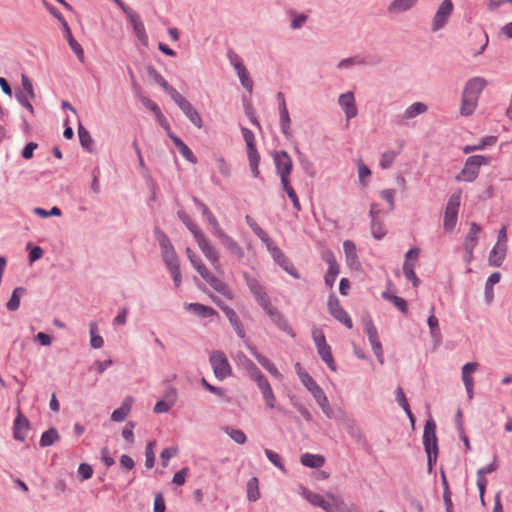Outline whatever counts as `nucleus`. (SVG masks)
I'll use <instances>...</instances> for the list:
<instances>
[{
  "mask_svg": "<svg viewBox=\"0 0 512 512\" xmlns=\"http://www.w3.org/2000/svg\"><path fill=\"white\" fill-rule=\"evenodd\" d=\"M246 222L253 230V232L262 240V242L265 243L267 250L270 252L274 261L294 278H300L297 269L282 252V250L273 244L267 233L250 216H246Z\"/></svg>",
  "mask_w": 512,
  "mask_h": 512,
  "instance_id": "f257e3e1",
  "label": "nucleus"
},
{
  "mask_svg": "<svg viewBox=\"0 0 512 512\" xmlns=\"http://www.w3.org/2000/svg\"><path fill=\"white\" fill-rule=\"evenodd\" d=\"M182 222L194 236L199 249L211 265L218 269L220 266V255L218 250L212 245L211 241L202 231V229L186 214L180 216Z\"/></svg>",
  "mask_w": 512,
  "mask_h": 512,
  "instance_id": "f03ea898",
  "label": "nucleus"
},
{
  "mask_svg": "<svg viewBox=\"0 0 512 512\" xmlns=\"http://www.w3.org/2000/svg\"><path fill=\"white\" fill-rule=\"evenodd\" d=\"M487 85L486 79L483 77H474L470 79L462 92L460 114L462 116H470L474 113L478 106L479 96Z\"/></svg>",
  "mask_w": 512,
  "mask_h": 512,
  "instance_id": "7ed1b4c3",
  "label": "nucleus"
},
{
  "mask_svg": "<svg viewBox=\"0 0 512 512\" xmlns=\"http://www.w3.org/2000/svg\"><path fill=\"white\" fill-rule=\"evenodd\" d=\"M186 255L191 263V265L194 267V269L200 274V276L207 282L209 285L216 290L218 293L222 294L223 296L231 299L232 298V292L229 288V286L214 276L206 267V265L203 263L201 258L190 248H186Z\"/></svg>",
  "mask_w": 512,
  "mask_h": 512,
  "instance_id": "20e7f679",
  "label": "nucleus"
},
{
  "mask_svg": "<svg viewBox=\"0 0 512 512\" xmlns=\"http://www.w3.org/2000/svg\"><path fill=\"white\" fill-rule=\"evenodd\" d=\"M492 157L487 155H472L469 156L462 168L457 174L456 180L458 182H473L479 175L482 166L490 165Z\"/></svg>",
  "mask_w": 512,
  "mask_h": 512,
  "instance_id": "39448f33",
  "label": "nucleus"
},
{
  "mask_svg": "<svg viewBox=\"0 0 512 512\" xmlns=\"http://www.w3.org/2000/svg\"><path fill=\"white\" fill-rule=\"evenodd\" d=\"M393 209V194H379V200L371 204L370 214L373 218L371 231L373 236L380 240L386 234L384 227L375 221V218L381 213Z\"/></svg>",
  "mask_w": 512,
  "mask_h": 512,
  "instance_id": "423d86ee",
  "label": "nucleus"
},
{
  "mask_svg": "<svg viewBox=\"0 0 512 512\" xmlns=\"http://www.w3.org/2000/svg\"><path fill=\"white\" fill-rule=\"evenodd\" d=\"M271 156L285 192H293L289 185V175L291 174L293 167L291 157L286 151H273Z\"/></svg>",
  "mask_w": 512,
  "mask_h": 512,
  "instance_id": "0eeeda50",
  "label": "nucleus"
},
{
  "mask_svg": "<svg viewBox=\"0 0 512 512\" xmlns=\"http://www.w3.org/2000/svg\"><path fill=\"white\" fill-rule=\"evenodd\" d=\"M301 495L312 505L322 508L326 512H336L340 501L333 494H327L328 500L322 495L312 492L304 487L301 488Z\"/></svg>",
  "mask_w": 512,
  "mask_h": 512,
  "instance_id": "6e6552de",
  "label": "nucleus"
},
{
  "mask_svg": "<svg viewBox=\"0 0 512 512\" xmlns=\"http://www.w3.org/2000/svg\"><path fill=\"white\" fill-rule=\"evenodd\" d=\"M210 364L217 379L223 380L231 375L232 369L229 361L222 351L216 350L210 354Z\"/></svg>",
  "mask_w": 512,
  "mask_h": 512,
  "instance_id": "1a4fd4ad",
  "label": "nucleus"
},
{
  "mask_svg": "<svg viewBox=\"0 0 512 512\" xmlns=\"http://www.w3.org/2000/svg\"><path fill=\"white\" fill-rule=\"evenodd\" d=\"M155 235L161 247L162 257L166 265L168 267L178 265V257L167 235L159 229L155 230Z\"/></svg>",
  "mask_w": 512,
  "mask_h": 512,
  "instance_id": "9d476101",
  "label": "nucleus"
},
{
  "mask_svg": "<svg viewBox=\"0 0 512 512\" xmlns=\"http://www.w3.org/2000/svg\"><path fill=\"white\" fill-rule=\"evenodd\" d=\"M420 255L419 248L410 249L405 255V261L403 264V273L407 280L412 282L414 287H418L420 284V280L415 274L414 268L417 264L418 258Z\"/></svg>",
  "mask_w": 512,
  "mask_h": 512,
  "instance_id": "9b49d317",
  "label": "nucleus"
},
{
  "mask_svg": "<svg viewBox=\"0 0 512 512\" xmlns=\"http://www.w3.org/2000/svg\"><path fill=\"white\" fill-rule=\"evenodd\" d=\"M22 90L16 92V99L18 102L25 107L31 114H34V108L31 104V100L35 98V92L32 82L27 75H21Z\"/></svg>",
  "mask_w": 512,
  "mask_h": 512,
  "instance_id": "f8f14e48",
  "label": "nucleus"
},
{
  "mask_svg": "<svg viewBox=\"0 0 512 512\" xmlns=\"http://www.w3.org/2000/svg\"><path fill=\"white\" fill-rule=\"evenodd\" d=\"M454 10V5L451 0H443L439 5L431 24L432 31L436 32L442 29L448 22Z\"/></svg>",
  "mask_w": 512,
  "mask_h": 512,
  "instance_id": "ddd939ff",
  "label": "nucleus"
},
{
  "mask_svg": "<svg viewBox=\"0 0 512 512\" xmlns=\"http://www.w3.org/2000/svg\"><path fill=\"white\" fill-rule=\"evenodd\" d=\"M258 304L263 308V310L270 317V319L278 326V328L294 336V334L292 333V329L289 327L286 319L278 311V309L271 304L269 297L266 299L262 298L261 302H259Z\"/></svg>",
  "mask_w": 512,
  "mask_h": 512,
  "instance_id": "4468645a",
  "label": "nucleus"
},
{
  "mask_svg": "<svg viewBox=\"0 0 512 512\" xmlns=\"http://www.w3.org/2000/svg\"><path fill=\"white\" fill-rule=\"evenodd\" d=\"M460 202V196L453 194L446 205L443 226L448 232L452 231L456 226Z\"/></svg>",
  "mask_w": 512,
  "mask_h": 512,
  "instance_id": "2eb2a0df",
  "label": "nucleus"
},
{
  "mask_svg": "<svg viewBox=\"0 0 512 512\" xmlns=\"http://www.w3.org/2000/svg\"><path fill=\"white\" fill-rule=\"evenodd\" d=\"M328 310L329 313L339 322H341L345 327L351 329L353 327V322L349 316V314L343 309L340 304L338 298L334 295H331L328 300Z\"/></svg>",
  "mask_w": 512,
  "mask_h": 512,
  "instance_id": "dca6fc26",
  "label": "nucleus"
},
{
  "mask_svg": "<svg viewBox=\"0 0 512 512\" xmlns=\"http://www.w3.org/2000/svg\"><path fill=\"white\" fill-rule=\"evenodd\" d=\"M174 102L197 128L201 129L203 127V121L200 114L188 100L180 95L177 99L174 100Z\"/></svg>",
  "mask_w": 512,
  "mask_h": 512,
  "instance_id": "f3484780",
  "label": "nucleus"
},
{
  "mask_svg": "<svg viewBox=\"0 0 512 512\" xmlns=\"http://www.w3.org/2000/svg\"><path fill=\"white\" fill-rule=\"evenodd\" d=\"M323 260L328 264V271L325 274V283L332 287L339 274V265L332 251L326 250L322 254Z\"/></svg>",
  "mask_w": 512,
  "mask_h": 512,
  "instance_id": "a211bd4d",
  "label": "nucleus"
},
{
  "mask_svg": "<svg viewBox=\"0 0 512 512\" xmlns=\"http://www.w3.org/2000/svg\"><path fill=\"white\" fill-rule=\"evenodd\" d=\"M124 11L132 25L136 37L143 45L146 46L148 44V36L140 16L130 9H124Z\"/></svg>",
  "mask_w": 512,
  "mask_h": 512,
  "instance_id": "6ab92c4d",
  "label": "nucleus"
},
{
  "mask_svg": "<svg viewBox=\"0 0 512 512\" xmlns=\"http://www.w3.org/2000/svg\"><path fill=\"white\" fill-rule=\"evenodd\" d=\"M339 106L344 111L347 120H350L357 116L358 109L353 92H346L339 96Z\"/></svg>",
  "mask_w": 512,
  "mask_h": 512,
  "instance_id": "aec40b11",
  "label": "nucleus"
},
{
  "mask_svg": "<svg viewBox=\"0 0 512 512\" xmlns=\"http://www.w3.org/2000/svg\"><path fill=\"white\" fill-rule=\"evenodd\" d=\"M479 368L477 362H469L462 366L461 378L466 388L469 399L473 398L474 379L472 374Z\"/></svg>",
  "mask_w": 512,
  "mask_h": 512,
  "instance_id": "412c9836",
  "label": "nucleus"
},
{
  "mask_svg": "<svg viewBox=\"0 0 512 512\" xmlns=\"http://www.w3.org/2000/svg\"><path fill=\"white\" fill-rule=\"evenodd\" d=\"M423 444L426 452L438 450L436 424L433 420H428L424 426Z\"/></svg>",
  "mask_w": 512,
  "mask_h": 512,
  "instance_id": "4be33fe9",
  "label": "nucleus"
},
{
  "mask_svg": "<svg viewBox=\"0 0 512 512\" xmlns=\"http://www.w3.org/2000/svg\"><path fill=\"white\" fill-rule=\"evenodd\" d=\"M217 239L229 251V253L235 256L237 259H242L244 257V251L242 247L226 232L217 237Z\"/></svg>",
  "mask_w": 512,
  "mask_h": 512,
  "instance_id": "5701e85b",
  "label": "nucleus"
},
{
  "mask_svg": "<svg viewBox=\"0 0 512 512\" xmlns=\"http://www.w3.org/2000/svg\"><path fill=\"white\" fill-rule=\"evenodd\" d=\"M310 393L313 395L314 399L316 400V402L318 403L326 417L331 419L333 417V411L323 389L318 385Z\"/></svg>",
  "mask_w": 512,
  "mask_h": 512,
  "instance_id": "b1692460",
  "label": "nucleus"
},
{
  "mask_svg": "<svg viewBox=\"0 0 512 512\" xmlns=\"http://www.w3.org/2000/svg\"><path fill=\"white\" fill-rule=\"evenodd\" d=\"M252 355L256 358L258 363L266 369L273 377L281 380L283 378L282 374L279 372L277 367L272 363L267 357L257 352L256 349L251 348Z\"/></svg>",
  "mask_w": 512,
  "mask_h": 512,
  "instance_id": "393cba45",
  "label": "nucleus"
},
{
  "mask_svg": "<svg viewBox=\"0 0 512 512\" xmlns=\"http://www.w3.org/2000/svg\"><path fill=\"white\" fill-rule=\"evenodd\" d=\"M199 206L201 208L203 216L206 218L208 224L211 226L212 234L216 238L219 237L225 231L221 228L218 220L216 219V217L212 214V212L208 209V207L205 204L199 203Z\"/></svg>",
  "mask_w": 512,
  "mask_h": 512,
  "instance_id": "a878e982",
  "label": "nucleus"
},
{
  "mask_svg": "<svg viewBox=\"0 0 512 512\" xmlns=\"http://www.w3.org/2000/svg\"><path fill=\"white\" fill-rule=\"evenodd\" d=\"M29 429L28 419L23 416L21 413L18 414L14 421V437L17 440L23 441L27 436V432Z\"/></svg>",
  "mask_w": 512,
  "mask_h": 512,
  "instance_id": "bb28decb",
  "label": "nucleus"
},
{
  "mask_svg": "<svg viewBox=\"0 0 512 512\" xmlns=\"http://www.w3.org/2000/svg\"><path fill=\"white\" fill-rule=\"evenodd\" d=\"M222 310L224 311L226 317L228 318L230 324L232 325L233 329L235 330L236 334L240 337V338H244L246 333H245V329L239 319V317L237 316L236 312L225 306V307H221Z\"/></svg>",
  "mask_w": 512,
  "mask_h": 512,
  "instance_id": "cd10ccee",
  "label": "nucleus"
},
{
  "mask_svg": "<svg viewBox=\"0 0 512 512\" xmlns=\"http://www.w3.org/2000/svg\"><path fill=\"white\" fill-rule=\"evenodd\" d=\"M132 403H133L132 397L125 398L124 401L122 402V405L118 409L113 411V413L111 415V420L114 422L124 421L131 410Z\"/></svg>",
  "mask_w": 512,
  "mask_h": 512,
  "instance_id": "c85d7f7f",
  "label": "nucleus"
},
{
  "mask_svg": "<svg viewBox=\"0 0 512 512\" xmlns=\"http://www.w3.org/2000/svg\"><path fill=\"white\" fill-rule=\"evenodd\" d=\"M496 142H497L496 136H486V137L481 138L474 145H465L462 148V151L464 154H470L474 151L484 150L488 146H493Z\"/></svg>",
  "mask_w": 512,
  "mask_h": 512,
  "instance_id": "c756f323",
  "label": "nucleus"
},
{
  "mask_svg": "<svg viewBox=\"0 0 512 512\" xmlns=\"http://www.w3.org/2000/svg\"><path fill=\"white\" fill-rule=\"evenodd\" d=\"M506 253L507 246L495 244L489 254V264L491 266L499 267L503 263Z\"/></svg>",
  "mask_w": 512,
  "mask_h": 512,
  "instance_id": "7c9ffc66",
  "label": "nucleus"
},
{
  "mask_svg": "<svg viewBox=\"0 0 512 512\" xmlns=\"http://www.w3.org/2000/svg\"><path fill=\"white\" fill-rule=\"evenodd\" d=\"M245 279L250 291L253 293L258 303L261 302L262 298H268L264 288L256 278L246 274Z\"/></svg>",
  "mask_w": 512,
  "mask_h": 512,
  "instance_id": "2f4dec72",
  "label": "nucleus"
},
{
  "mask_svg": "<svg viewBox=\"0 0 512 512\" xmlns=\"http://www.w3.org/2000/svg\"><path fill=\"white\" fill-rule=\"evenodd\" d=\"M238 364L247 372L250 379L258 375L261 371L255 363L247 358L243 353L237 355Z\"/></svg>",
  "mask_w": 512,
  "mask_h": 512,
  "instance_id": "473e14b6",
  "label": "nucleus"
},
{
  "mask_svg": "<svg viewBox=\"0 0 512 512\" xmlns=\"http://www.w3.org/2000/svg\"><path fill=\"white\" fill-rule=\"evenodd\" d=\"M302 465L310 468H320L325 463V458L319 454L305 453L301 456Z\"/></svg>",
  "mask_w": 512,
  "mask_h": 512,
  "instance_id": "72a5a7b5",
  "label": "nucleus"
},
{
  "mask_svg": "<svg viewBox=\"0 0 512 512\" xmlns=\"http://www.w3.org/2000/svg\"><path fill=\"white\" fill-rule=\"evenodd\" d=\"M343 249L348 265L351 267L358 266L359 262L355 244L350 240H346L343 243Z\"/></svg>",
  "mask_w": 512,
  "mask_h": 512,
  "instance_id": "f704fd0d",
  "label": "nucleus"
},
{
  "mask_svg": "<svg viewBox=\"0 0 512 512\" xmlns=\"http://www.w3.org/2000/svg\"><path fill=\"white\" fill-rule=\"evenodd\" d=\"M187 309L203 318H208L216 314V311L209 306H205L199 303H191L188 305Z\"/></svg>",
  "mask_w": 512,
  "mask_h": 512,
  "instance_id": "c9c22d12",
  "label": "nucleus"
},
{
  "mask_svg": "<svg viewBox=\"0 0 512 512\" xmlns=\"http://www.w3.org/2000/svg\"><path fill=\"white\" fill-rule=\"evenodd\" d=\"M478 243V236L473 234H467L464 241L465 247V261L470 263L473 259V250Z\"/></svg>",
  "mask_w": 512,
  "mask_h": 512,
  "instance_id": "e433bc0d",
  "label": "nucleus"
},
{
  "mask_svg": "<svg viewBox=\"0 0 512 512\" xmlns=\"http://www.w3.org/2000/svg\"><path fill=\"white\" fill-rule=\"evenodd\" d=\"M427 111V106L421 102L410 105L403 113L402 119L409 120Z\"/></svg>",
  "mask_w": 512,
  "mask_h": 512,
  "instance_id": "4c0bfd02",
  "label": "nucleus"
},
{
  "mask_svg": "<svg viewBox=\"0 0 512 512\" xmlns=\"http://www.w3.org/2000/svg\"><path fill=\"white\" fill-rule=\"evenodd\" d=\"M317 352L322 361L325 362L332 371H336V364L332 355L331 347L326 344L317 348Z\"/></svg>",
  "mask_w": 512,
  "mask_h": 512,
  "instance_id": "58836bf2",
  "label": "nucleus"
},
{
  "mask_svg": "<svg viewBox=\"0 0 512 512\" xmlns=\"http://www.w3.org/2000/svg\"><path fill=\"white\" fill-rule=\"evenodd\" d=\"M416 2L417 0H394L388 10L391 13H401L412 8Z\"/></svg>",
  "mask_w": 512,
  "mask_h": 512,
  "instance_id": "ea45409f",
  "label": "nucleus"
},
{
  "mask_svg": "<svg viewBox=\"0 0 512 512\" xmlns=\"http://www.w3.org/2000/svg\"><path fill=\"white\" fill-rule=\"evenodd\" d=\"M154 80L159 84L166 93L170 95V97L175 100L177 99L181 94L175 90L172 86L168 84V82L164 79V77L159 74L156 71H153Z\"/></svg>",
  "mask_w": 512,
  "mask_h": 512,
  "instance_id": "a19ab883",
  "label": "nucleus"
},
{
  "mask_svg": "<svg viewBox=\"0 0 512 512\" xmlns=\"http://www.w3.org/2000/svg\"><path fill=\"white\" fill-rule=\"evenodd\" d=\"M247 498L251 502L260 498L259 481L256 477L251 478L247 483Z\"/></svg>",
  "mask_w": 512,
  "mask_h": 512,
  "instance_id": "79ce46f5",
  "label": "nucleus"
},
{
  "mask_svg": "<svg viewBox=\"0 0 512 512\" xmlns=\"http://www.w3.org/2000/svg\"><path fill=\"white\" fill-rule=\"evenodd\" d=\"M60 438L56 429L51 428L45 431L40 438V445L42 447H48L58 441Z\"/></svg>",
  "mask_w": 512,
  "mask_h": 512,
  "instance_id": "37998d69",
  "label": "nucleus"
},
{
  "mask_svg": "<svg viewBox=\"0 0 512 512\" xmlns=\"http://www.w3.org/2000/svg\"><path fill=\"white\" fill-rule=\"evenodd\" d=\"M427 323L430 329L431 336L434 339L439 340L441 338V332L439 328L438 319L434 314V307L431 308V313L430 316L428 317Z\"/></svg>",
  "mask_w": 512,
  "mask_h": 512,
  "instance_id": "c03bdc74",
  "label": "nucleus"
},
{
  "mask_svg": "<svg viewBox=\"0 0 512 512\" xmlns=\"http://www.w3.org/2000/svg\"><path fill=\"white\" fill-rule=\"evenodd\" d=\"M247 155L249 159L250 168L255 176L259 174V163H260V155L257 151V148H249L247 149Z\"/></svg>",
  "mask_w": 512,
  "mask_h": 512,
  "instance_id": "a18cd8bd",
  "label": "nucleus"
},
{
  "mask_svg": "<svg viewBox=\"0 0 512 512\" xmlns=\"http://www.w3.org/2000/svg\"><path fill=\"white\" fill-rule=\"evenodd\" d=\"M237 75L239 77V80L242 84V86L251 93L253 90V81L249 76V72L246 69L245 66L241 67L240 69H237Z\"/></svg>",
  "mask_w": 512,
  "mask_h": 512,
  "instance_id": "49530a36",
  "label": "nucleus"
},
{
  "mask_svg": "<svg viewBox=\"0 0 512 512\" xmlns=\"http://www.w3.org/2000/svg\"><path fill=\"white\" fill-rule=\"evenodd\" d=\"M395 394H396L397 403L403 408V410L406 412L407 416L413 422L414 421L413 414L410 410V407H409V404H408V401L406 399L403 389L401 387H398L396 389Z\"/></svg>",
  "mask_w": 512,
  "mask_h": 512,
  "instance_id": "de8ad7c7",
  "label": "nucleus"
},
{
  "mask_svg": "<svg viewBox=\"0 0 512 512\" xmlns=\"http://www.w3.org/2000/svg\"><path fill=\"white\" fill-rule=\"evenodd\" d=\"M78 136H79L81 145L85 149L91 151L92 145H93V139H92L89 131L86 130L82 125H80L78 128Z\"/></svg>",
  "mask_w": 512,
  "mask_h": 512,
  "instance_id": "09e8293b",
  "label": "nucleus"
},
{
  "mask_svg": "<svg viewBox=\"0 0 512 512\" xmlns=\"http://www.w3.org/2000/svg\"><path fill=\"white\" fill-rule=\"evenodd\" d=\"M397 156V152L388 150L381 154L379 165L382 169H388L392 166Z\"/></svg>",
  "mask_w": 512,
  "mask_h": 512,
  "instance_id": "8fccbe9b",
  "label": "nucleus"
},
{
  "mask_svg": "<svg viewBox=\"0 0 512 512\" xmlns=\"http://www.w3.org/2000/svg\"><path fill=\"white\" fill-rule=\"evenodd\" d=\"M24 288L22 287H17L16 289H14L12 295H11V298L10 300L8 301L7 303V308L8 310L10 311H16L18 308H19V305H20V296L21 294L24 292Z\"/></svg>",
  "mask_w": 512,
  "mask_h": 512,
  "instance_id": "3c124183",
  "label": "nucleus"
},
{
  "mask_svg": "<svg viewBox=\"0 0 512 512\" xmlns=\"http://www.w3.org/2000/svg\"><path fill=\"white\" fill-rule=\"evenodd\" d=\"M265 454H266L267 458L269 459V461L274 466H276L278 469H280L283 472L286 471L283 459L278 453H276L270 449H265Z\"/></svg>",
  "mask_w": 512,
  "mask_h": 512,
  "instance_id": "603ef678",
  "label": "nucleus"
},
{
  "mask_svg": "<svg viewBox=\"0 0 512 512\" xmlns=\"http://www.w3.org/2000/svg\"><path fill=\"white\" fill-rule=\"evenodd\" d=\"M96 330H97V324L95 322H91L90 323V336H91L90 343L93 348L99 349L103 346L104 340L101 336L96 334Z\"/></svg>",
  "mask_w": 512,
  "mask_h": 512,
  "instance_id": "864d4df0",
  "label": "nucleus"
},
{
  "mask_svg": "<svg viewBox=\"0 0 512 512\" xmlns=\"http://www.w3.org/2000/svg\"><path fill=\"white\" fill-rule=\"evenodd\" d=\"M357 168H358V177L359 181L365 185L369 177L371 176V170L368 166L364 164V162L359 159L357 161Z\"/></svg>",
  "mask_w": 512,
  "mask_h": 512,
  "instance_id": "5fc2aeb1",
  "label": "nucleus"
},
{
  "mask_svg": "<svg viewBox=\"0 0 512 512\" xmlns=\"http://www.w3.org/2000/svg\"><path fill=\"white\" fill-rule=\"evenodd\" d=\"M225 432L238 444H244L247 440L245 433L240 429L227 427Z\"/></svg>",
  "mask_w": 512,
  "mask_h": 512,
  "instance_id": "6e6d98bb",
  "label": "nucleus"
},
{
  "mask_svg": "<svg viewBox=\"0 0 512 512\" xmlns=\"http://www.w3.org/2000/svg\"><path fill=\"white\" fill-rule=\"evenodd\" d=\"M67 41H68V44H69L71 50L76 54L78 60L81 63H83L85 60V56H84V50H83L82 46L75 40L74 37L68 38Z\"/></svg>",
  "mask_w": 512,
  "mask_h": 512,
  "instance_id": "4d7b16f0",
  "label": "nucleus"
},
{
  "mask_svg": "<svg viewBox=\"0 0 512 512\" xmlns=\"http://www.w3.org/2000/svg\"><path fill=\"white\" fill-rule=\"evenodd\" d=\"M290 116L288 109H281L280 113V124L283 134L288 135L290 133Z\"/></svg>",
  "mask_w": 512,
  "mask_h": 512,
  "instance_id": "13d9d810",
  "label": "nucleus"
},
{
  "mask_svg": "<svg viewBox=\"0 0 512 512\" xmlns=\"http://www.w3.org/2000/svg\"><path fill=\"white\" fill-rule=\"evenodd\" d=\"M153 445H154V442H149L146 446V451H145V456H146V460H145V466L150 469L154 466L155 464V454H154V451H153Z\"/></svg>",
  "mask_w": 512,
  "mask_h": 512,
  "instance_id": "bf43d9fd",
  "label": "nucleus"
},
{
  "mask_svg": "<svg viewBox=\"0 0 512 512\" xmlns=\"http://www.w3.org/2000/svg\"><path fill=\"white\" fill-rule=\"evenodd\" d=\"M242 135L247 149L256 147L255 135L250 129L242 128Z\"/></svg>",
  "mask_w": 512,
  "mask_h": 512,
  "instance_id": "052dcab7",
  "label": "nucleus"
},
{
  "mask_svg": "<svg viewBox=\"0 0 512 512\" xmlns=\"http://www.w3.org/2000/svg\"><path fill=\"white\" fill-rule=\"evenodd\" d=\"M77 472L82 481L90 479L93 475L92 467L86 463L80 464Z\"/></svg>",
  "mask_w": 512,
  "mask_h": 512,
  "instance_id": "680f3d73",
  "label": "nucleus"
},
{
  "mask_svg": "<svg viewBox=\"0 0 512 512\" xmlns=\"http://www.w3.org/2000/svg\"><path fill=\"white\" fill-rule=\"evenodd\" d=\"M312 337H313V341L316 345V348H320L321 346H324L327 344L325 335H324L323 331L319 328L313 329Z\"/></svg>",
  "mask_w": 512,
  "mask_h": 512,
  "instance_id": "e2e57ef3",
  "label": "nucleus"
},
{
  "mask_svg": "<svg viewBox=\"0 0 512 512\" xmlns=\"http://www.w3.org/2000/svg\"><path fill=\"white\" fill-rule=\"evenodd\" d=\"M300 381L309 390V392L318 386V384L307 372L300 373Z\"/></svg>",
  "mask_w": 512,
  "mask_h": 512,
  "instance_id": "0e129e2a",
  "label": "nucleus"
},
{
  "mask_svg": "<svg viewBox=\"0 0 512 512\" xmlns=\"http://www.w3.org/2000/svg\"><path fill=\"white\" fill-rule=\"evenodd\" d=\"M262 396H263V399H264L266 405L269 408L273 409L276 407V397H275L274 392L271 387L267 390H264L262 392Z\"/></svg>",
  "mask_w": 512,
  "mask_h": 512,
  "instance_id": "69168bd1",
  "label": "nucleus"
},
{
  "mask_svg": "<svg viewBox=\"0 0 512 512\" xmlns=\"http://www.w3.org/2000/svg\"><path fill=\"white\" fill-rule=\"evenodd\" d=\"M135 428V424L133 422H128L126 423V425L124 426L123 430H122V436L123 438L128 441L129 443H133L134 442V430Z\"/></svg>",
  "mask_w": 512,
  "mask_h": 512,
  "instance_id": "338daca9",
  "label": "nucleus"
},
{
  "mask_svg": "<svg viewBox=\"0 0 512 512\" xmlns=\"http://www.w3.org/2000/svg\"><path fill=\"white\" fill-rule=\"evenodd\" d=\"M251 380L257 383V386L260 389L261 393L264 390H267L271 387L270 383L268 382L267 378L262 374V372L253 377Z\"/></svg>",
  "mask_w": 512,
  "mask_h": 512,
  "instance_id": "774afa93",
  "label": "nucleus"
}]
</instances>
